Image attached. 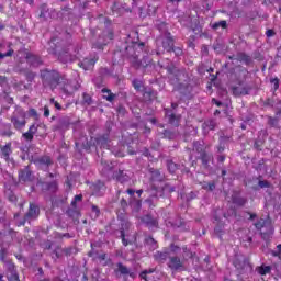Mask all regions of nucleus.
Masks as SVG:
<instances>
[{"mask_svg": "<svg viewBox=\"0 0 281 281\" xmlns=\"http://www.w3.org/2000/svg\"><path fill=\"white\" fill-rule=\"evenodd\" d=\"M43 85L50 87V89H56L58 85L61 87V91L66 95H71L74 91H78L80 89V83L76 80H69L65 76H60V72L56 70H45L42 72Z\"/></svg>", "mask_w": 281, "mask_h": 281, "instance_id": "1", "label": "nucleus"}, {"mask_svg": "<svg viewBox=\"0 0 281 281\" xmlns=\"http://www.w3.org/2000/svg\"><path fill=\"white\" fill-rule=\"evenodd\" d=\"M256 229L261 232V236L263 240H269L271 236H273V225L269 220L260 218L257 223H255Z\"/></svg>", "mask_w": 281, "mask_h": 281, "instance_id": "2", "label": "nucleus"}, {"mask_svg": "<svg viewBox=\"0 0 281 281\" xmlns=\"http://www.w3.org/2000/svg\"><path fill=\"white\" fill-rule=\"evenodd\" d=\"M11 123L13 124L15 131H23L27 124L25 121V112L16 111L11 117Z\"/></svg>", "mask_w": 281, "mask_h": 281, "instance_id": "3", "label": "nucleus"}, {"mask_svg": "<svg viewBox=\"0 0 281 281\" xmlns=\"http://www.w3.org/2000/svg\"><path fill=\"white\" fill-rule=\"evenodd\" d=\"M7 278L9 281H19V273H16V268L13 263L7 265Z\"/></svg>", "mask_w": 281, "mask_h": 281, "instance_id": "4", "label": "nucleus"}, {"mask_svg": "<svg viewBox=\"0 0 281 281\" xmlns=\"http://www.w3.org/2000/svg\"><path fill=\"white\" fill-rule=\"evenodd\" d=\"M162 47L166 52H172V47H175V41L172 40L170 33L162 37Z\"/></svg>", "mask_w": 281, "mask_h": 281, "instance_id": "5", "label": "nucleus"}, {"mask_svg": "<svg viewBox=\"0 0 281 281\" xmlns=\"http://www.w3.org/2000/svg\"><path fill=\"white\" fill-rule=\"evenodd\" d=\"M95 63H98V58H85L79 66L85 69V71L91 70L92 67L95 66Z\"/></svg>", "mask_w": 281, "mask_h": 281, "instance_id": "6", "label": "nucleus"}, {"mask_svg": "<svg viewBox=\"0 0 281 281\" xmlns=\"http://www.w3.org/2000/svg\"><path fill=\"white\" fill-rule=\"evenodd\" d=\"M168 267H170L172 271H179V269L183 267V263L179 257H170Z\"/></svg>", "mask_w": 281, "mask_h": 281, "instance_id": "7", "label": "nucleus"}, {"mask_svg": "<svg viewBox=\"0 0 281 281\" xmlns=\"http://www.w3.org/2000/svg\"><path fill=\"white\" fill-rule=\"evenodd\" d=\"M95 142H97V146H100V148H110V146H111V140L109 139V134L97 137Z\"/></svg>", "mask_w": 281, "mask_h": 281, "instance_id": "8", "label": "nucleus"}, {"mask_svg": "<svg viewBox=\"0 0 281 281\" xmlns=\"http://www.w3.org/2000/svg\"><path fill=\"white\" fill-rule=\"evenodd\" d=\"M0 155L5 159V161H8L10 159V155H12V143H8L0 147Z\"/></svg>", "mask_w": 281, "mask_h": 281, "instance_id": "9", "label": "nucleus"}, {"mask_svg": "<svg viewBox=\"0 0 281 281\" xmlns=\"http://www.w3.org/2000/svg\"><path fill=\"white\" fill-rule=\"evenodd\" d=\"M38 212V206H36V204H30L29 212L25 215V221H30V218H37Z\"/></svg>", "mask_w": 281, "mask_h": 281, "instance_id": "10", "label": "nucleus"}, {"mask_svg": "<svg viewBox=\"0 0 281 281\" xmlns=\"http://www.w3.org/2000/svg\"><path fill=\"white\" fill-rule=\"evenodd\" d=\"M149 196L151 199H157V196H162L164 194V189L161 187H156L155 184L151 186V189L148 191Z\"/></svg>", "mask_w": 281, "mask_h": 281, "instance_id": "11", "label": "nucleus"}, {"mask_svg": "<svg viewBox=\"0 0 281 281\" xmlns=\"http://www.w3.org/2000/svg\"><path fill=\"white\" fill-rule=\"evenodd\" d=\"M115 179L116 181H120V183H126V181L131 179V176H128L124 170H119L115 173Z\"/></svg>", "mask_w": 281, "mask_h": 281, "instance_id": "12", "label": "nucleus"}, {"mask_svg": "<svg viewBox=\"0 0 281 281\" xmlns=\"http://www.w3.org/2000/svg\"><path fill=\"white\" fill-rule=\"evenodd\" d=\"M26 59H27V63H30V65H32L33 67H38V65L42 64L41 57L36 55L29 54L26 56Z\"/></svg>", "mask_w": 281, "mask_h": 281, "instance_id": "13", "label": "nucleus"}, {"mask_svg": "<svg viewBox=\"0 0 281 281\" xmlns=\"http://www.w3.org/2000/svg\"><path fill=\"white\" fill-rule=\"evenodd\" d=\"M31 177H32V171H30V168H24L19 173L20 181H30Z\"/></svg>", "mask_w": 281, "mask_h": 281, "instance_id": "14", "label": "nucleus"}, {"mask_svg": "<svg viewBox=\"0 0 281 281\" xmlns=\"http://www.w3.org/2000/svg\"><path fill=\"white\" fill-rule=\"evenodd\" d=\"M142 221L147 227H157V220L153 218L150 215H145Z\"/></svg>", "mask_w": 281, "mask_h": 281, "instance_id": "15", "label": "nucleus"}, {"mask_svg": "<svg viewBox=\"0 0 281 281\" xmlns=\"http://www.w3.org/2000/svg\"><path fill=\"white\" fill-rule=\"evenodd\" d=\"M257 273H259V276H267V273H271V266H260L256 268Z\"/></svg>", "mask_w": 281, "mask_h": 281, "instance_id": "16", "label": "nucleus"}, {"mask_svg": "<svg viewBox=\"0 0 281 281\" xmlns=\"http://www.w3.org/2000/svg\"><path fill=\"white\" fill-rule=\"evenodd\" d=\"M233 93L235 95H247L249 93V89L243 87H233Z\"/></svg>", "mask_w": 281, "mask_h": 281, "instance_id": "17", "label": "nucleus"}, {"mask_svg": "<svg viewBox=\"0 0 281 281\" xmlns=\"http://www.w3.org/2000/svg\"><path fill=\"white\" fill-rule=\"evenodd\" d=\"M155 260H157L158 262H165V260L168 259V252H161V251H157L154 255Z\"/></svg>", "mask_w": 281, "mask_h": 281, "instance_id": "18", "label": "nucleus"}, {"mask_svg": "<svg viewBox=\"0 0 281 281\" xmlns=\"http://www.w3.org/2000/svg\"><path fill=\"white\" fill-rule=\"evenodd\" d=\"M102 93H108L103 95L104 100H106L108 102H113V100H115V94H113L111 90L103 88Z\"/></svg>", "mask_w": 281, "mask_h": 281, "instance_id": "19", "label": "nucleus"}, {"mask_svg": "<svg viewBox=\"0 0 281 281\" xmlns=\"http://www.w3.org/2000/svg\"><path fill=\"white\" fill-rule=\"evenodd\" d=\"M101 167H102L101 172H103V175H106V172L113 169V166L104 160L101 161Z\"/></svg>", "mask_w": 281, "mask_h": 281, "instance_id": "20", "label": "nucleus"}, {"mask_svg": "<svg viewBox=\"0 0 281 281\" xmlns=\"http://www.w3.org/2000/svg\"><path fill=\"white\" fill-rule=\"evenodd\" d=\"M218 27H222L223 30H225L227 27V21L222 20L220 22H215L212 24L213 30H218Z\"/></svg>", "mask_w": 281, "mask_h": 281, "instance_id": "21", "label": "nucleus"}, {"mask_svg": "<svg viewBox=\"0 0 281 281\" xmlns=\"http://www.w3.org/2000/svg\"><path fill=\"white\" fill-rule=\"evenodd\" d=\"M37 164L41 166H49V164H52V158H49V156H44L37 159Z\"/></svg>", "mask_w": 281, "mask_h": 281, "instance_id": "22", "label": "nucleus"}, {"mask_svg": "<svg viewBox=\"0 0 281 281\" xmlns=\"http://www.w3.org/2000/svg\"><path fill=\"white\" fill-rule=\"evenodd\" d=\"M169 122L170 124H172L173 126H179V116L175 115V114H170L169 115Z\"/></svg>", "mask_w": 281, "mask_h": 281, "instance_id": "23", "label": "nucleus"}, {"mask_svg": "<svg viewBox=\"0 0 281 281\" xmlns=\"http://www.w3.org/2000/svg\"><path fill=\"white\" fill-rule=\"evenodd\" d=\"M117 271H120V273H122L123 276L128 274V268H126V266L122 263L117 265Z\"/></svg>", "mask_w": 281, "mask_h": 281, "instance_id": "24", "label": "nucleus"}, {"mask_svg": "<svg viewBox=\"0 0 281 281\" xmlns=\"http://www.w3.org/2000/svg\"><path fill=\"white\" fill-rule=\"evenodd\" d=\"M214 126H216L214 121H207L203 124V128H209V131H214Z\"/></svg>", "mask_w": 281, "mask_h": 281, "instance_id": "25", "label": "nucleus"}, {"mask_svg": "<svg viewBox=\"0 0 281 281\" xmlns=\"http://www.w3.org/2000/svg\"><path fill=\"white\" fill-rule=\"evenodd\" d=\"M168 71L170 74V78H172V76L177 77V80H179V76H181V71L177 70V68H168Z\"/></svg>", "mask_w": 281, "mask_h": 281, "instance_id": "26", "label": "nucleus"}, {"mask_svg": "<svg viewBox=\"0 0 281 281\" xmlns=\"http://www.w3.org/2000/svg\"><path fill=\"white\" fill-rule=\"evenodd\" d=\"M48 190L50 192H56V190H58V183L56 181H53L48 184Z\"/></svg>", "mask_w": 281, "mask_h": 281, "instance_id": "27", "label": "nucleus"}, {"mask_svg": "<svg viewBox=\"0 0 281 281\" xmlns=\"http://www.w3.org/2000/svg\"><path fill=\"white\" fill-rule=\"evenodd\" d=\"M22 137H24V139H26V142H32V139H34V134H32L27 131L26 133L22 134Z\"/></svg>", "mask_w": 281, "mask_h": 281, "instance_id": "28", "label": "nucleus"}, {"mask_svg": "<svg viewBox=\"0 0 281 281\" xmlns=\"http://www.w3.org/2000/svg\"><path fill=\"white\" fill-rule=\"evenodd\" d=\"M132 85H133L134 89H136V91H139L142 89L140 80L135 79V80H133Z\"/></svg>", "mask_w": 281, "mask_h": 281, "instance_id": "29", "label": "nucleus"}, {"mask_svg": "<svg viewBox=\"0 0 281 281\" xmlns=\"http://www.w3.org/2000/svg\"><path fill=\"white\" fill-rule=\"evenodd\" d=\"M234 265L236 269H245V267H249V263L247 261H244L243 265L238 263V261H234Z\"/></svg>", "mask_w": 281, "mask_h": 281, "instance_id": "30", "label": "nucleus"}, {"mask_svg": "<svg viewBox=\"0 0 281 281\" xmlns=\"http://www.w3.org/2000/svg\"><path fill=\"white\" fill-rule=\"evenodd\" d=\"M50 104H54L55 109H57V111H60L63 109V106L60 105V103H58V101H55V99H50Z\"/></svg>", "mask_w": 281, "mask_h": 281, "instance_id": "31", "label": "nucleus"}, {"mask_svg": "<svg viewBox=\"0 0 281 281\" xmlns=\"http://www.w3.org/2000/svg\"><path fill=\"white\" fill-rule=\"evenodd\" d=\"M12 54H14V50H12V49L8 50L7 53H0V60L8 56H12Z\"/></svg>", "mask_w": 281, "mask_h": 281, "instance_id": "32", "label": "nucleus"}, {"mask_svg": "<svg viewBox=\"0 0 281 281\" xmlns=\"http://www.w3.org/2000/svg\"><path fill=\"white\" fill-rule=\"evenodd\" d=\"M153 271L154 270H145V271H143L142 273H140V278L143 279V280H148V273H153Z\"/></svg>", "mask_w": 281, "mask_h": 281, "instance_id": "33", "label": "nucleus"}, {"mask_svg": "<svg viewBox=\"0 0 281 281\" xmlns=\"http://www.w3.org/2000/svg\"><path fill=\"white\" fill-rule=\"evenodd\" d=\"M38 131V127L36 125H31L30 128H29V132L32 134V135H36Z\"/></svg>", "mask_w": 281, "mask_h": 281, "instance_id": "34", "label": "nucleus"}, {"mask_svg": "<svg viewBox=\"0 0 281 281\" xmlns=\"http://www.w3.org/2000/svg\"><path fill=\"white\" fill-rule=\"evenodd\" d=\"M83 102L85 104H91V95L83 93Z\"/></svg>", "mask_w": 281, "mask_h": 281, "instance_id": "35", "label": "nucleus"}, {"mask_svg": "<svg viewBox=\"0 0 281 281\" xmlns=\"http://www.w3.org/2000/svg\"><path fill=\"white\" fill-rule=\"evenodd\" d=\"M0 86L7 87L8 86V78L0 76Z\"/></svg>", "mask_w": 281, "mask_h": 281, "instance_id": "36", "label": "nucleus"}, {"mask_svg": "<svg viewBox=\"0 0 281 281\" xmlns=\"http://www.w3.org/2000/svg\"><path fill=\"white\" fill-rule=\"evenodd\" d=\"M168 170H169V172H175V170H177V165L173 162H169Z\"/></svg>", "mask_w": 281, "mask_h": 281, "instance_id": "37", "label": "nucleus"}, {"mask_svg": "<svg viewBox=\"0 0 281 281\" xmlns=\"http://www.w3.org/2000/svg\"><path fill=\"white\" fill-rule=\"evenodd\" d=\"M92 212L94 213V218H98L100 215V209H98L95 205H92Z\"/></svg>", "mask_w": 281, "mask_h": 281, "instance_id": "38", "label": "nucleus"}, {"mask_svg": "<svg viewBox=\"0 0 281 281\" xmlns=\"http://www.w3.org/2000/svg\"><path fill=\"white\" fill-rule=\"evenodd\" d=\"M259 188H269V181L260 180L259 181Z\"/></svg>", "mask_w": 281, "mask_h": 281, "instance_id": "39", "label": "nucleus"}, {"mask_svg": "<svg viewBox=\"0 0 281 281\" xmlns=\"http://www.w3.org/2000/svg\"><path fill=\"white\" fill-rule=\"evenodd\" d=\"M121 238H122V243L123 245L126 247L128 246V241L126 240V237L124 235V231H121Z\"/></svg>", "mask_w": 281, "mask_h": 281, "instance_id": "40", "label": "nucleus"}, {"mask_svg": "<svg viewBox=\"0 0 281 281\" xmlns=\"http://www.w3.org/2000/svg\"><path fill=\"white\" fill-rule=\"evenodd\" d=\"M78 201H82L81 195H75V200L71 202V205L76 206V203H78Z\"/></svg>", "mask_w": 281, "mask_h": 281, "instance_id": "41", "label": "nucleus"}, {"mask_svg": "<svg viewBox=\"0 0 281 281\" xmlns=\"http://www.w3.org/2000/svg\"><path fill=\"white\" fill-rule=\"evenodd\" d=\"M266 36H267L268 38H271V36H276V32H274L273 30H268V31L266 32Z\"/></svg>", "mask_w": 281, "mask_h": 281, "instance_id": "42", "label": "nucleus"}, {"mask_svg": "<svg viewBox=\"0 0 281 281\" xmlns=\"http://www.w3.org/2000/svg\"><path fill=\"white\" fill-rule=\"evenodd\" d=\"M29 113L32 117H38V112H36L34 109H31Z\"/></svg>", "mask_w": 281, "mask_h": 281, "instance_id": "43", "label": "nucleus"}, {"mask_svg": "<svg viewBox=\"0 0 281 281\" xmlns=\"http://www.w3.org/2000/svg\"><path fill=\"white\" fill-rule=\"evenodd\" d=\"M44 117H49V106H44Z\"/></svg>", "mask_w": 281, "mask_h": 281, "instance_id": "44", "label": "nucleus"}, {"mask_svg": "<svg viewBox=\"0 0 281 281\" xmlns=\"http://www.w3.org/2000/svg\"><path fill=\"white\" fill-rule=\"evenodd\" d=\"M271 256H273L274 258H280L281 255L278 250H272Z\"/></svg>", "mask_w": 281, "mask_h": 281, "instance_id": "45", "label": "nucleus"}, {"mask_svg": "<svg viewBox=\"0 0 281 281\" xmlns=\"http://www.w3.org/2000/svg\"><path fill=\"white\" fill-rule=\"evenodd\" d=\"M269 124H271L272 126H274V124H278V120L273 119V117H270L269 119Z\"/></svg>", "mask_w": 281, "mask_h": 281, "instance_id": "46", "label": "nucleus"}, {"mask_svg": "<svg viewBox=\"0 0 281 281\" xmlns=\"http://www.w3.org/2000/svg\"><path fill=\"white\" fill-rule=\"evenodd\" d=\"M147 245H155V239L149 237L146 239Z\"/></svg>", "mask_w": 281, "mask_h": 281, "instance_id": "47", "label": "nucleus"}, {"mask_svg": "<svg viewBox=\"0 0 281 281\" xmlns=\"http://www.w3.org/2000/svg\"><path fill=\"white\" fill-rule=\"evenodd\" d=\"M126 192L130 194V196L135 195V190H133V189H127Z\"/></svg>", "mask_w": 281, "mask_h": 281, "instance_id": "48", "label": "nucleus"}, {"mask_svg": "<svg viewBox=\"0 0 281 281\" xmlns=\"http://www.w3.org/2000/svg\"><path fill=\"white\" fill-rule=\"evenodd\" d=\"M121 205H122V207H126L128 205V203L126 202V200L122 199Z\"/></svg>", "mask_w": 281, "mask_h": 281, "instance_id": "49", "label": "nucleus"}, {"mask_svg": "<svg viewBox=\"0 0 281 281\" xmlns=\"http://www.w3.org/2000/svg\"><path fill=\"white\" fill-rule=\"evenodd\" d=\"M214 188H216V186L214 183H209V190H214Z\"/></svg>", "mask_w": 281, "mask_h": 281, "instance_id": "50", "label": "nucleus"}, {"mask_svg": "<svg viewBox=\"0 0 281 281\" xmlns=\"http://www.w3.org/2000/svg\"><path fill=\"white\" fill-rule=\"evenodd\" d=\"M135 205H136L137 210H139V207H142V202L136 201V202H135Z\"/></svg>", "mask_w": 281, "mask_h": 281, "instance_id": "51", "label": "nucleus"}, {"mask_svg": "<svg viewBox=\"0 0 281 281\" xmlns=\"http://www.w3.org/2000/svg\"><path fill=\"white\" fill-rule=\"evenodd\" d=\"M218 161H221V164H223V161H225V156H220Z\"/></svg>", "mask_w": 281, "mask_h": 281, "instance_id": "52", "label": "nucleus"}, {"mask_svg": "<svg viewBox=\"0 0 281 281\" xmlns=\"http://www.w3.org/2000/svg\"><path fill=\"white\" fill-rule=\"evenodd\" d=\"M143 193H144V190L142 189L136 191V194H138V196H142Z\"/></svg>", "mask_w": 281, "mask_h": 281, "instance_id": "53", "label": "nucleus"}, {"mask_svg": "<svg viewBox=\"0 0 281 281\" xmlns=\"http://www.w3.org/2000/svg\"><path fill=\"white\" fill-rule=\"evenodd\" d=\"M146 203H149V206L153 205V198L147 199Z\"/></svg>", "mask_w": 281, "mask_h": 281, "instance_id": "54", "label": "nucleus"}, {"mask_svg": "<svg viewBox=\"0 0 281 281\" xmlns=\"http://www.w3.org/2000/svg\"><path fill=\"white\" fill-rule=\"evenodd\" d=\"M277 251L279 252V255H281V244L277 246Z\"/></svg>", "mask_w": 281, "mask_h": 281, "instance_id": "55", "label": "nucleus"}, {"mask_svg": "<svg viewBox=\"0 0 281 281\" xmlns=\"http://www.w3.org/2000/svg\"><path fill=\"white\" fill-rule=\"evenodd\" d=\"M256 213H250V221H254V218H256Z\"/></svg>", "mask_w": 281, "mask_h": 281, "instance_id": "56", "label": "nucleus"}, {"mask_svg": "<svg viewBox=\"0 0 281 281\" xmlns=\"http://www.w3.org/2000/svg\"><path fill=\"white\" fill-rule=\"evenodd\" d=\"M100 190H104V183H99Z\"/></svg>", "mask_w": 281, "mask_h": 281, "instance_id": "57", "label": "nucleus"}, {"mask_svg": "<svg viewBox=\"0 0 281 281\" xmlns=\"http://www.w3.org/2000/svg\"><path fill=\"white\" fill-rule=\"evenodd\" d=\"M213 102H215L217 106H221V102L216 101V99H213Z\"/></svg>", "mask_w": 281, "mask_h": 281, "instance_id": "58", "label": "nucleus"}, {"mask_svg": "<svg viewBox=\"0 0 281 281\" xmlns=\"http://www.w3.org/2000/svg\"><path fill=\"white\" fill-rule=\"evenodd\" d=\"M225 175H227V171L223 170L222 176L225 177Z\"/></svg>", "mask_w": 281, "mask_h": 281, "instance_id": "59", "label": "nucleus"}, {"mask_svg": "<svg viewBox=\"0 0 281 281\" xmlns=\"http://www.w3.org/2000/svg\"><path fill=\"white\" fill-rule=\"evenodd\" d=\"M172 109H177V103L171 104Z\"/></svg>", "mask_w": 281, "mask_h": 281, "instance_id": "60", "label": "nucleus"}, {"mask_svg": "<svg viewBox=\"0 0 281 281\" xmlns=\"http://www.w3.org/2000/svg\"><path fill=\"white\" fill-rule=\"evenodd\" d=\"M274 87H276V89H278V87H279L278 82L274 83Z\"/></svg>", "mask_w": 281, "mask_h": 281, "instance_id": "61", "label": "nucleus"}, {"mask_svg": "<svg viewBox=\"0 0 281 281\" xmlns=\"http://www.w3.org/2000/svg\"><path fill=\"white\" fill-rule=\"evenodd\" d=\"M154 175H158L159 176L160 173H159V171H155Z\"/></svg>", "mask_w": 281, "mask_h": 281, "instance_id": "62", "label": "nucleus"}, {"mask_svg": "<svg viewBox=\"0 0 281 281\" xmlns=\"http://www.w3.org/2000/svg\"><path fill=\"white\" fill-rule=\"evenodd\" d=\"M40 16H45V13L42 12V13L40 14Z\"/></svg>", "mask_w": 281, "mask_h": 281, "instance_id": "63", "label": "nucleus"}, {"mask_svg": "<svg viewBox=\"0 0 281 281\" xmlns=\"http://www.w3.org/2000/svg\"><path fill=\"white\" fill-rule=\"evenodd\" d=\"M178 54H182L181 49H178Z\"/></svg>", "mask_w": 281, "mask_h": 281, "instance_id": "64", "label": "nucleus"}]
</instances>
